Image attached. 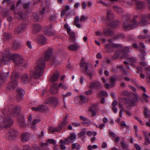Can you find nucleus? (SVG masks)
Listing matches in <instances>:
<instances>
[{
  "label": "nucleus",
  "instance_id": "obj_32",
  "mask_svg": "<svg viewBox=\"0 0 150 150\" xmlns=\"http://www.w3.org/2000/svg\"><path fill=\"white\" fill-rule=\"evenodd\" d=\"M21 45L19 41L17 40H15L13 44V48L17 50L18 49L21 47Z\"/></svg>",
  "mask_w": 150,
  "mask_h": 150
},
{
  "label": "nucleus",
  "instance_id": "obj_43",
  "mask_svg": "<svg viewBox=\"0 0 150 150\" xmlns=\"http://www.w3.org/2000/svg\"><path fill=\"white\" fill-rule=\"evenodd\" d=\"M97 94L98 97H101V96L107 97L108 96L107 93L104 91H101L100 92H98Z\"/></svg>",
  "mask_w": 150,
  "mask_h": 150
},
{
  "label": "nucleus",
  "instance_id": "obj_36",
  "mask_svg": "<svg viewBox=\"0 0 150 150\" xmlns=\"http://www.w3.org/2000/svg\"><path fill=\"white\" fill-rule=\"evenodd\" d=\"M144 115L146 118H150V111L146 107H144Z\"/></svg>",
  "mask_w": 150,
  "mask_h": 150
},
{
  "label": "nucleus",
  "instance_id": "obj_52",
  "mask_svg": "<svg viewBox=\"0 0 150 150\" xmlns=\"http://www.w3.org/2000/svg\"><path fill=\"white\" fill-rule=\"evenodd\" d=\"M47 143H48V144H51L54 145L56 143V142L53 139H49L47 140Z\"/></svg>",
  "mask_w": 150,
  "mask_h": 150
},
{
  "label": "nucleus",
  "instance_id": "obj_46",
  "mask_svg": "<svg viewBox=\"0 0 150 150\" xmlns=\"http://www.w3.org/2000/svg\"><path fill=\"white\" fill-rule=\"evenodd\" d=\"M104 33L105 35L108 36L112 35V31L111 30L108 29L106 31H104Z\"/></svg>",
  "mask_w": 150,
  "mask_h": 150
},
{
  "label": "nucleus",
  "instance_id": "obj_55",
  "mask_svg": "<svg viewBox=\"0 0 150 150\" xmlns=\"http://www.w3.org/2000/svg\"><path fill=\"white\" fill-rule=\"evenodd\" d=\"M121 144L123 149L125 150H127V146L123 142H121Z\"/></svg>",
  "mask_w": 150,
  "mask_h": 150
},
{
  "label": "nucleus",
  "instance_id": "obj_35",
  "mask_svg": "<svg viewBox=\"0 0 150 150\" xmlns=\"http://www.w3.org/2000/svg\"><path fill=\"white\" fill-rule=\"evenodd\" d=\"M70 39V40L73 42H74L76 41V36L75 33L71 31L69 34Z\"/></svg>",
  "mask_w": 150,
  "mask_h": 150
},
{
  "label": "nucleus",
  "instance_id": "obj_54",
  "mask_svg": "<svg viewBox=\"0 0 150 150\" xmlns=\"http://www.w3.org/2000/svg\"><path fill=\"white\" fill-rule=\"evenodd\" d=\"M145 71L146 72V75L148 76V78L150 76V68L147 67L145 68Z\"/></svg>",
  "mask_w": 150,
  "mask_h": 150
},
{
  "label": "nucleus",
  "instance_id": "obj_53",
  "mask_svg": "<svg viewBox=\"0 0 150 150\" xmlns=\"http://www.w3.org/2000/svg\"><path fill=\"white\" fill-rule=\"evenodd\" d=\"M85 134L86 131L84 130H83L78 134V136L79 137L81 138L82 136H85Z\"/></svg>",
  "mask_w": 150,
  "mask_h": 150
},
{
  "label": "nucleus",
  "instance_id": "obj_62",
  "mask_svg": "<svg viewBox=\"0 0 150 150\" xmlns=\"http://www.w3.org/2000/svg\"><path fill=\"white\" fill-rule=\"evenodd\" d=\"M93 93V91L91 90H89L85 92L84 94L86 95H88L91 94Z\"/></svg>",
  "mask_w": 150,
  "mask_h": 150
},
{
  "label": "nucleus",
  "instance_id": "obj_31",
  "mask_svg": "<svg viewBox=\"0 0 150 150\" xmlns=\"http://www.w3.org/2000/svg\"><path fill=\"white\" fill-rule=\"evenodd\" d=\"M61 130V128L59 127H51L49 129V132H51L52 133H53L55 132H58Z\"/></svg>",
  "mask_w": 150,
  "mask_h": 150
},
{
  "label": "nucleus",
  "instance_id": "obj_2",
  "mask_svg": "<svg viewBox=\"0 0 150 150\" xmlns=\"http://www.w3.org/2000/svg\"><path fill=\"white\" fill-rule=\"evenodd\" d=\"M21 110V108L17 106L13 109H7L4 110L2 111L3 115H0L1 117L4 118L3 122L0 124V128L1 129H7L10 128L13 124V121L8 115L15 117L18 115Z\"/></svg>",
  "mask_w": 150,
  "mask_h": 150
},
{
  "label": "nucleus",
  "instance_id": "obj_63",
  "mask_svg": "<svg viewBox=\"0 0 150 150\" xmlns=\"http://www.w3.org/2000/svg\"><path fill=\"white\" fill-rule=\"evenodd\" d=\"M40 121V120L39 119H34L33 120L32 123L35 125L37 123L39 122Z\"/></svg>",
  "mask_w": 150,
  "mask_h": 150
},
{
  "label": "nucleus",
  "instance_id": "obj_33",
  "mask_svg": "<svg viewBox=\"0 0 150 150\" xmlns=\"http://www.w3.org/2000/svg\"><path fill=\"white\" fill-rule=\"evenodd\" d=\"M88 69V66L87 64L85 66V71H82L83 73L85 74L88 75L89 76V78L90 79H91L92 77V75L93 74V73L92 72H88V71L87 70Z\"/></svg>",
  "mask_w": 150,
  "mask_h": 150
},
{
  "label": "nucleus",
  "instance_id": "obj_3",
  "mask_svg": "<svg viewBox=\"0 0 150 150\" xmlns=\"http://www.w3.org/2000/svg\"><path fill=\"white\" fill-rule=\"evenodd\" d=\"M52 53V49L50 48L45 53V59L43 57H41L36 61V66L33 73L35 78L37 79L42 74L45 67V62L49 59Z\"/></svg>",
  "mask_w": 150,
  "mask_h": 150
},
{
  "label": "nucleus",
  "instance_id": "obj_30",
  "mask_svg": "<svg viewBox=\"0 0 150 150\" xmlns=\"http://www.w3.org/2000/svg\"><path fill=\"white\" fill-rule=\"evenodd\" d=\"M17 120L18 124L20 126L24 127L25 126L26 124L24 122V120L23 118L19 117Z\"/></svg>",
  "mask_w": 150,
  "mask_h": 150
},
{
  "label": "nucleus",
  "instance_id": "obj_44",
  "mask_svg": "<svg viewBox=\"0 0 150 150\" xmlns=\"http://www.w3.org/2000/svg\"><path fill=\"white\" fill-rule=\"evenodd\" d=\"M57 18V14H54L53 15L50 16L49 18V19L51 21H55Z\"/></svg>",
  "mask_w": 150,
  "mask_h": 150
},
{
  "label": "nucleus",
  "instance_id": "obj_10",
  "mask_svg": "<svg viewBox=\"0 0 150 150\" xmlns=\"http://www.w3.org/2000/svg\"><path fill=\"white\" fill-rule=\"evenodd\" d=\"M45 104H49L51 105L55 106L58 105V102L57 99L56 97H51L49 98L45 102Z\"/></svg>",
  "mask_w": 150,
  "mask_h": 150
},
{
  "label": "nucleus",
  "instance_id": "obj_6",
  "mask_svg": "<svg viewBox=\"0 0 150 150\" xmlns=\"http://www.w3.org/2000/svg\"><path fill=\"white\" fill-rule=\"evenodd\" d=\"M122 47V45L121 44L109 43L105 45V48L107 52L109 53L112 52L114 51V48H119Z\"/></svg>",
  "mask_w": 150,
  "mask_h": 150
},
{
  "label": "nucleus",
  "instance_id": "obj_1",
  "mask_svg": "<svg viewBox=\"0 0 150 150\" xmlns=\"http://www.w3.org/2000/svg\"><path fill=\"white\" fill-rule=\"evenodd\" d=\"M139 18L137 15H134L133 18L131 15H126L123 16L124 21L123 28L125 30H130L136 27L139 24L140 25H145L147 24L148 21L150 20V13L147 15L141 16V21H139Z\"/></svg>",
  "mask_w": 150,
  "mask_h": 150
},
{
  "label": "nucleus",
  "instance_id": "obj_12",
  "mask_svg": "<svg viewBox=\"0 0 150 150\" xmlns=\"http://www.w3.org/2000/svg\"><path fill=\"white\" fill-rule=\"evenodd\" d=\"M129 52V48L128 47H124L122 49V50H117L115 52L116 57H119L120 55L121 56L125 54H126V53H127Z\"/></svg>",
  "mask_w": 150,
  "mask_h": 150
},
{
  "label": "nucleus",
  "instance_id": "obj_57",
  "mask_svg": "<svg viewBox=\"0 0 150 150\" xmlns=\"http://www.w3.org/2000/svg\"><path fill=\"white\" fill-rule=\"evenodd\" d=\"M26 45L30 49H32V46L31 42L29 41H27L26 42Z\"/></svg>",
  "mask_w": 150,
  "mask_h": 150
},
{
  "label": "nucleus",
  "instance_id": "obj_28",
  "mask_svg": "<svg viewBox=\"0 0 150 150\" xmlns=\"http://www.w3.org/2000/svg\"><path fill=\"white\" fill-rule=\"evenodd\" d=\"M135 98H133L129 101L130 105L131 106H134L135 103L139 102V100L138 98V96L137 94L135 95Z\"/></svg>",
  "mask_w": 150,
  "mask_h": 150
},
{
  "label": "nucleus",
  "instance_id": "obj_38",
  "mask_svg": "<svg viewBox=\"0 0 150 150\" xmlns=\"http://www.w3.org/2000/svg\"><path fill=\"white\" fill-rule=\"evenodd\" d=\"M67 116H66L63 119L62 122H61V124L58 126L59 127L61 128V129L62 127H64L65 126L67 123Z\"/></svg>",
  "mask_w": 150,
  "mask_h": 150
},
{
  "label": "nucleus",
  "instance_id": "obj_50",
  "mask_svg": "<svg viewBox=\"0 0 150 150\" xmlns=\"http://www.w3.org/2000/svg\"><path fill=\"white\" fill-rule=\"evenodd\" d=\"M123 5L127 7H129L131 5H132L133 4L132 2H129L127 1H125L123 3Z\"/></svg>",
  "mask_w": 150,
  "mask_h": 150
},
{
  "label": "nucleus",
  "instance_id": "obj_61",
  "mask_svg": "<svg viewBox=\"0 0 150 150\" xmlns=\"http://www.w3.org/2000/svg\"><path fill=\"white\" fill-rule=\"evenodd\" d=\"M23 150H31V148L28 145H25L23 146Z\"/></svg>",
  "mask_w": 150,
  "mask_h": 150
},
{
  "label": "nucleus",
  "instance_id": "obj_49",
  "mask_svg": "<svg viewBox=\"0 0 150 150\" xmlns=\"http://www.w3.org/2000/svg\"><path fill=\"white\" fill-rule=\"evenodd\" d=\"M61 87L62 89L65 90L67 89V86L66 84H63L62 83H60L58 86V87Z\"/></svg>",
  "mask_w": 150,
  "mask_h": 150
},
{
  "label": "nucleus",
  "instance_id": "obj_48",
  "mask_svg": "<svg viewBox=\"0 0 150 150\" xmlns=\"http://www.w3.org/2000/svg\"><path fill=\"white\" fill-rule=\"evenodd\" d=\"M72 147L73 148L78 149L80 148V146L78 143H75L72 144Z\"/></svg>",
  "mask_w": 150,
  "mask_h": 150
},
{
  "label": "nucleus",
  "instance_id": "obj_15",
  "mask_svg": "<svg viewBox=\"0 0 150 150\" xmlns=\"http://www.w3.org/2000/svg\"><path fill=\"white\" fill-rule=\"evenodd\" d=\"M73 44L69 45L68 47V49L71 51H77L80 48L79 45L77 43H74Z\"/></svg>",
  "mask_w": 150,
  "mask_h": 150
},
{
  "label": "nucleus",
  "instance_id": "obj_29",
  "mask_svg": "<svg viewBox=\"0 0 150 150\" xmlns=\"http://www.w3.org/2000/svg\"><path fill=\"white\" fill-rule=\"evenodd\" d=\"M59 77V74L58 72H56L50 77V81L52 82L56 81Z\"/></svg>",
  "mask_w": 150,
  "mask_h": 150
},
{
  "label": "nucleus",
  "instance_id": "obj_19",
  "mask_svg": "<svg viewBox=\"0 0 150 150\" xmlns=\"http://www.w3.org/2000/svg\"><path fill=\"white\" fill-rule=\"evenodd\" d=\"M125 58L126 60L129 62L134 63L137 60L134 57L127 56V54H124L122 56V58Z\"/></svg>",
  "mask_w": 150,
  "mask_h": 150
},
{
  "label": "nucleus",
  "instance_id": "obj_40",
  "mask_svg": "<svg viewBox=\"0 0 150 150\" xmlns=\"http://www.w3.org/2000/svg\"><path fill=\"white\" fill-rule=\"evenodd\" d=\"M107 19L109 21H110L113 19L114 18V16L113 14L111 13L110 11L109 10L107 11Z\"/></svg>",
  "mask_w": 150,
  "mask_h": 150
},
{
  "label": "nucleus",
  "instance_id": "obj_58",
  "mask_svg": "<svg viewBox=\"0 0 150 150\" xmlns=\"http://www.w3.org/2000/svg\"><path fill=\"white\" fill-rule=\"evenodd\" d=\"M97 147V146L96 145H93L92 146L89 145L88 146V149L89 150H92V148H93L94 149H96Z\"/></svg>",
  "mask_w": 150,
  "mask_h": 150
},
{
  "label": "nucleus",
  "instance_id": "obj_13",
  "mask_svg": "<svg viewBox=\"0 0 150 150\" xmlns=\"http://www.w3.org/2000/svg\"><path fill=\"white\" fill-rule=\"evenodd\" d=\"M110 80L111 83L110 84L108 83H105V86L106 88H108L110 86L112 87L114 86L116 81V76L114 75L112 76Z\"/></svg>",
  "mask_w": 150,
  "mask_h": 150
},
{
  "label": "nucleus",
  "instance_id": "obj_16",
  "mask_svg": "<svg viewBox=\"0 0 150 150\" xmlns=\"http://www.w3.org/2000/svg\"><path fill=\"white\" fill-rule=\"evenodd\" d=\"M76 138V134L74 133H72L69 137L65 139V140L67 143H72L75 141Z\"/></svg>",
  "mask_w": 150,
  "mask_h": 150
},
{
  "label": "nucleus",
  "instance_id": "obj_22",
  "mask_svg": "<svg viewBox=\"0 0 150 150\" xmlns=\"http://www.w3.org/2000/svg\"><path fill=\"white\" fill-rule=\"evenodd\" d=\"M41 29L40 25L37 24L33 25L32 28V33H35L39 32Z\"/></svg>",
  "mask_w": 150,
  "mask_h": 150
},
{
  "label": "nucleus",
  "instance_id": "obj_26",
  "mask_svg": "<svg viewBox=\"0 0 150 150\" xmlns=\"http://www.w3.org/2000/svg\"><path fill=\"white\" fill-rule=\"evenodd\" d=\"M19 76L20 74L14 71L12 72L11 77L12 80L14 81V80L16 81V79L19 77Z\"/></svg>",
  "mask_w": 150,
  "mask_h": 150
},
{
  "label": "nucleus",
  "instance_id": "obj_17",
  "mask_svg": "<svg viewBox=\"0 0 150 150\" xmlns=\"http://www.w3.org/2000/svg\"><path fill=\"white\" fill-rule=\"evenodd\" d=\"M102 86L101 83L98 81L92 82L90 83V88H95L99 89Z\"/></svg>",
  "mask_w": 150,
  "mask_h": 150
},
{
  "label": "nucleus",
  "instance_id": "obj_39",
  "mask_svg": "<svg viewBox=\"0 0 150 150\" xmlns=\"http://www.w3.org/2000/svg\"><path fill=\"white\" fill-rule=\"evenodd\" d=\"M141 53L139 54V57L141 61H144L145 60L144 56L146 55V52L144 50H141Z\"/></svg>",
  "mask_w": 150,
  "mask_h": 150
},
{
  "label": "nucleus",
  "instance_id": "obj_14",
  "mask_svg": "<svg viewBox=\"0 0 150 150\" xmlns=\"http://www.w3.org/2000/svg\"><path fill=\"white\" fill-rule=\"evenodd\" d=\"M17 92L16 98L17 100L18 101H21L23 98L24 91L21 88H19L17 90Z\"/></svg>",
  "mask_w": 150,
  "mask_h": 150
},
{
  "label": "nucleus",
  "instance_id": "obj_24",
  "mask_svg": "<svg viewBox=\"0 0 150 150\" xmlns=\"http://www.w3.org/2000/svg\"><path fill=\"white\" fill-rule=\"evenodd\" d=\"M137 8L139 9H143L145 7L144 4L142 1H137L136 2Z\"/></svg>",
  "mask_w": 150,
  "mask_h": 150
},
{
  "label": "nucleus",
  "instance_id": "obj_34",
  "mask_svg": "<svg viewBox=\"0 0 150 150\" xmlns=\"http://www.w3.org/2000/svg\"><path fill=\"white\" fill-rule=\"evenodd\" d=\"M119 24V22L118 21H112L110 23L109 26L112 28H115L118 26Z\"/></svg>",
  "mask_w": 150,
  "mask_h": 150
},
{
  "label": "nucleus",
  "instance_id": "obj_42",
  "mask_svg": "<svg viewBox=\"0 0 150 150\" xmlns=\"http://www.w3.org/2000/svg\"><path fill=\"white\" fill-rule=\"evenodd\" d=\"M39 111L40 112H43L47 110V107L43 105H39Z\"/></svg>",
  "mask_w": 150,
  "mask_h": 150
},
{
  "label": "nucleus",
  "instance_id": "obj_11",
  "mask_svg": "<svg viewBox=\"0 0 150 150\" xmlns=\"http://www.w3.org/2000/svg\"><path fill=\"white\" fill-rule=\"evenodd\" d=\"M27 29V25L23 23L20 24L16 29L15 33L18 34L24 32Z\"/></svg>",
  "mask_w": 150,
  "mask_h": 150
},
{
  "label": "nucleus",
  "instance_id": "obj_60",
  "mask_svg": "<svg viewBox=\"0 0 150 150\" xmlns=\"http://www.w3.org/2000/svg\"><path fill=\"white\" fill-rule=\"evenodd\" d=\"M17 15L19 19H22L23 18V14L22 12H19L18 13Z\"/></svg>",
  "mask_w": 150,
  "mask_h": 150
},
{
  "label": "nucleus",
  "instance_id": "obj_47",
  "mask_svg": "<svg viewBox=\"0 0 150 150\" xmlns=\"http://www.w3.org/2000/svg\"><path fill=\"white\" fill-rule=\"evenodd\" d=\"M80 98L82 103H84L86 102H87L88 101V100L86 98V97L84 96H81Z\"/></svg>",
  "mask_w": 150,
  "mask_h": 150
},
{
  "label": "nucleus",
  "instance_id": "obj_4",
  "mask_svg": "<svg viewBox=\"0 0 150 150\" xmlns=\"http://www.w3.org/2000/svg\"><path fill=\"white\" fill-rule=\"evenodd\" d=\"M8 58L9 59L8 61L12 60L15 64L18 66L22 64L24 62V60L22 56L18 54H12L9 51L8 48L6 49Z\"/></svg>",
  "mask_w": 150,
  "mask_h": 150
},
{
  "label": "nucleus",
  "instance_id": "obj_59",
  "mask_svg": "<svg viewBox=\"0 0 150 150\" xmlns=\"http://www.w3.org/2000/svg\"><path fill=\"white\" fill-rule=\"evenodd\" d=\"M39 148L36 144L33 145L32 147L31 150H39Z\"/></svg>",
  "mask_w": 150,
  "mask_h": 150
},
{
  "label": "nucleus",
  "instance_id": "obj_51",
  "mask_svg": "<svg viewBox=\"0 0 150 150\" xmlns=\"http://www.w3.org/2000/svg\"><path fill=\"white\" fill-rule=\"evenodd\" d=\"M11 38V36L7 33H4V38L7 40H9Z\"/></svg>",
  "mask_w": 150,
  "mask_h": 150
},
{
  "label": "nucleus",
  "instance_id": "obj_9",
  "mask_svg": "<svg viewBox=\"0 0 150 150\" xmlns=\"http://www.w3.org/2000/svg\"><path fill=\"white\" fill-rule=\"evenodd\" d=\"M6 49L2 53V57L0 58V66H1L3 64H6L8 63L9 59L8 58Z\"/></svg>",
  "mask_w": 150,
  "mask_h": 150
},
{
  "label": "nucleus",
  "instance_id": "obj_37",
  "mask_svg": "<svg viewBox=\"0 0 150 150\" xmlns=\"http://www.w3.org/2000/svg\"><path fill=\"white\" fill-rule=\"evenodd\" d=\"M49 26H50V28H47L48 29H50L52 28V24H50ZM45 33L47 35H54V33L52 32L51 31H50L48 30H47L45 31Z\"/></svg>",
  "mask_w": 150,
  "mask_h": 150
},
{
  "label": "nucleus",
  "instance_id": "obj_45",
  "mask_svg": "<svg viewBox=\"0 0 150 150\" xmlns=\"http://www.w3.org/2000/svg\"><path fill=\"white\" fill-rule=\"evenodd\" d=\"M144 139L145 140L144 144L145 145H148L150 144V140L147 136L145 135L144 136Z\"/></svg>",
  "mask_w": 150,
  "mask_h": 150
},
{
  "label": "nucleus",
  "instance_id": "obj_23",
  "mask_svg": "<svg viewBox=\"0 0 150 150\" xmlns=\"http://www.w3.org/2000/svg\"><path fill=\"white\" fill-rule=\"evenodd\" d=\"M58 87L57 84L54 83L52 85L51 87V92L52 94L56 93L57 92Z\"/></svg>",
  "mask_w": 150,
  "mask_h": 150
},
{
  "label": "nucleus",
  "instance_id": "obj_56",
  "mask_svg": "<svg viewBox=\"0 0 150 150\" xmlns=\"http://www.w3.org/2000/svg\"><path fill=\"white\" fill-rule=\"evenodd\" d=\"M149 37H150V35H142L141 36H139V39H145L147 38H149Z\"/></svg>",
  "mask_w": 150,
  "mask_h": 150
},
{
  "label": "nucleus",
  "instance_id": "obj_25",
  "mask_svg": "<svg viewBox=\"0 0 150 150\" xmlns=\"http://www.w3.org/2000/svg\"><path fill=\"white\" fill-rule=\"evenodd\" d=\"M38 42L41 45H43L46 43V39L44 36L42 35H40L38 38Z\"/></svg>",
  "mask_w": 150,
  "mask_h": 150
},
{
  "label": "nucleus",
  "instance_id": "obj_21",
  "mask_svg": "<svg viewBox=\"0 0 150 150\" xmlns=\"http://www.w3.org/2000/svg\"><path fill=\"white\" fill-rule=\"evenodd\" d=\"M21 140L23 142H25L29 139L30 136L28 133L26 132L23 133L21 137Z\"/></svg>",
  "mask_w": 150,
  "mask_h": 150
},
{
  "label": "nucleus",
  "instance_id": "obj_41",
  "mask_svg": "<svg viewBox=\"0 0 150 150\" xmlns=\"http://www.w3.org/2000/svg\"><path fill=\"white\" fill-rule=\"evenodd\" d=\"M113 8L117 13H122L123 12V10L121 8L117 6H115L113 7Z\"/></svg>",
  "mask_w": 150,
  "mask_h": 150
},
{
  "label": "nucleus",
  "instance_id": "obj_8",
  "mask_svg": "<svg viewBox=\"0 0 150 150\" xmlns=\"http://www.w3.org/2000/svg\"><path fill=\"white\" fill-rule=\"evenodd\" d=\"M87 17L84 15L82 16L79 20V17L78 16H76L75 18L73 25H75L77 28H81V25L79 23V21L83 22L84 21H87Z\"/></svg>",
  "mask_w": 150,
  "mask_h": 150
},
{
  "label": "nucleus",
  "instance_id": "obj_18",
  "mask_svg": "<svg viewBox=\"0 0 150 150\" xmlns=\"http://www.w3.org/2000/svg\"><path fill=\"white\" fill-rule=\"evenodd\" d=\"M17 85V81L16 80H12L8 83L7 86L10 91H12L14 90L16 87Z\"/></svg>",
  "mask_w": 150,
  "mask_h": 150
},
{
  "label": "nucleus",
  "instance_id": "obj_27",
  "mask_svg": "<svg viewBox=\"0 0 150 150\" xmlns=\"http://www.w3.org/2000/svg\"><path fill=\"white\" fill-rule=\"evenodd\" d=\"M9 72H7L6 73L0 72V79L2 82L4 81L7 77H8Z\"/></svg>",
  "mask_w": 150,
  "mask_h": 150
},
{
  "label": "nucleus",
  "instance_id": "obj_7",
  "mask_svg": "<svg viewBox=\"0 0 150 150\" xmlns=\"http://www.w3.org/2000/svg\"><path fill=\"white\" fill-rule=\"evenodd\" d=\"M18 134L17 131L14 129H11L7 134V138L11 140L16 139Z\"/></svg>",
  "mask_w": 150,
  "mask_h": 150
},
{
  "label": "nucleus",
  "instance_id": "obj_5",
  "mask_svg": "<svg viewBox=\"0 0 150 150\" xmlns=\"http://www.w3.org/2000/svg\"><path fill=\"white\" fill-rule=\"evenodd\" d=\"M34 72L29 74H23L21 77V81L23 84H26L29 83L31 81L33 76H34Z\"/></svg>",
  "mask_w": 150,
  "mask_h": 150
},
{
  "label": "nucleus",
  "instance_id": "obj_64",
  "mask_svg": "<svg viewBox=\"0 0 150 150\" xmlns=\"http://www.w3.org/2000/svg\"><path fill=\"white\" fill-rule=\"evenodd\" d=\"M79 118L81 120H82L83 121H88V119L87 118L85 117L84 116H80L79 117Z\"/></svg>",
  "mask_w": 150,
  "mask_h": 150
},
{
  "label": "nucleus",
  "instance_id": "obj_20",
  "mask_svg": "<svg viewBox=\"0 0 150 150\" xmlns=\"http://www.w3.org/2000/svg\"><path fill=\"white\" fill-rule=\"evenodd\" d=\"M43 18V16L40 15V13H34L31 18L32 20L34 21H37Z\"/></svg>",
  "mask_w": 150,
  "mask_h": 150
}]
</instances>
